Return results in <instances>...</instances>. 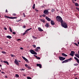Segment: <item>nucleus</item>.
<instances>
[{
  "label": "nucleus",
  "instance_id": "1",
  "mask_svg": "<svg viewBox=\"0 0 79 79\" xmlns=\"http://www.w3.org/2000/svg\"><path fill=\"white\" fill-rule=\"evenodd\" d=\"M56 19L57 21H58V22H60V23H62L63 22L62 18H61L60 16H57L56 17Z\"/></svg>",
  "mask_w": 79,
  "mask_h": 79
},
{
  "label": "nucleus",
  "instance_id": "2",
  "mask_svg": "<svg viewBox=\"0 0 79 79\" xmlns=\"http://www.w3.org/2000/svg\"><path fill=\"white\" fill-rule=\"evenodd\" d=\"M61 25L64 28H68V25H67V23H66V22H63L61 23Z\"/></svg>",
  "mask_w": 79,
  "mask_h": 79
},
{
  "label": "nucleus",
  "instance_id": "3",
  "mask_svg": "<svg viewBox=\"0 0 79 79\" xmlns=\"http://www.w3.org/2000/svg\"><path fill=\"white\" fill-rule=\"evenodd\" d=\"M72 60V58H70L69 59L65 60L62 62V63H67V62H69V61H71Z\"/></svg>",
  "mask_w": 79,
  "mask_h": 79
},
{
  "label": "nucleus",
  "instance_id": "4",
  "mask_svg": "<svg viewBox=\"0 0 79 79\" xmlns=\"http://www.w3.org/2000/svg\"><path fill=\"white\" fill-rule=\"evenodd\" d=\"M4 17L5 18H8L9 19H16L17 18V17H9L8 16H7L6 15H4Z\"/></svg>",
  "mask_w": 79,
  "mask_h": 79
},
{
  "label": "nucleus",
  "instance_id": "5",
  "mask_svg": "<svg viewBox=\"0 0 79 79\" xmlns=\"http://www.w3.org/2000/svg\"><path fill=\"white\" fill-rule=\"evenodd\" d=\"M30 52L31 53V54H33V55H37V53L36 52H35L33 50L31 49L30 50Z\"/></svg>",
  "mask_w": 79,
  "mask_h": 79
},
{
  "label": "nucleus",
  "instance_id": "6",
  "mask_svg": "<svg viewBox=\"0 0 79 79\" xmlns=\"http://www.w3.org/2000/svg\"><path fill=\"white\" fill-rule=\"evenodd\" d=\"M32 29V28H31L28 29H27V30H26L25 32H24L23 34V35H25V34H27V32H28V31H30V30H31V29ZM27 32V33H26Z\"/></svg>",
  "mask_w": 79,
  "mask_h": 79
},
{
  "label": "nucleus",
  "instance_id": "7",
  "mask_svg": "<svg viewBox=\"0 0 79 79\" xmlns=\"http://www.w3.org/2000/svg\"><path fill=\"white\" fill-rule=\"evenodd\" d=\"M59 59L60 60H61V61H63V60H64L66 59V58L63 57L62 56H59Z\"/></svg>",
  "mask_w": 79,
  "mask_h": 79
},
{
  "label": "nucleus",
  "instance_id": "8",
  "mask_svg": "<svg viewBox=\"0 0 79 79\" xmlns=\"http://www.w3.org/2000/svg\"><path fill=\"white\" fill-rule=\"evenodd\" d=\"M44 13L45 15H48L49 14V12L47 10H45L44 11Z\"/></svg>",
  "mask_w": 79,
  "mask_h": 79
},
{
  "label": "nucleus",
  "instance_id": "9",
  "mask_svg": "<svg viewBox=\"0 0 79 79\" xmlns=\"http://www.w3.org/2000/svg\"><path fill=\"white\" fill-rule=\"evenodd\" d=\"M74 53H75V52L73 51H72L70 55V56H74Z\"/></svg>",
  "mask_w": 79,
  "mask_h": 79
},
{
  "label": "nucleus",
  "instance_id": "10",
  "mask_svg": "<svg viewBox=\"0 0 79 79\" xmlns=\"http://www.w3.org/2000/svg\"><path fill=\"white\" fill-rule=\"evenodd\" d=\"M45 19L47 20V21H51V19L47 16L46 17Z\"/></svg>",
  "mask_w": 79,
  "mask_h": 79
},
{
  "label": "nucleus",
  "instance_id": "11",
  "mask_svg": "<svg viewBox=\"0 0 79 79\" xmlns=\"http://www.w3.org/2000/svg\"><path fill=\"white\" fill-rule=\"evenodd\" d=\"M14 62L16 64H17V65L19 66V62H18L17 60H15Z\"/></svg>",
  "mask_w": 79,
  "mask_h": 79
},
{
  "label": "nucleus",
  "instance_id": "12",
  "mask_svg": "<svg viewBox=\"0 0 79 79\" xmlns=\"http://www.w3.org/2000/svg\"><path fill=\"white\" fill-rule=\"evenodd\" d=\"M37 66H39L40 68H42V65L40 64H36Z\"/></svg>",
  "mask_w": 79,
  "mask_h": 79
},
{
  "label": "nucleus",
  "instance_id": "13",
  "mask_svg": "<svg viewBox=\"0 0 79 79\" xmlns=\"http://www.w3.org/2000/svg\"><path fill=\"white\" fill-rule=\"evenodd\" d=\"M40 48V47H37L36 48V49H35V52H38V50H39Z\"/></svg>",
  "mask_w": 79,
  "mask_h": 79
},
{
  "label": "nucleus",
  "instance_id": "14",
  "mask_svg": "<svg viewBox=\"0 0 79 79\" xmlns=\"http://www.w3.org/2000/svg\"><path fill=\"white\" fill-rule=\"evenodd\" d=\"M38 29L39 31H40L41 32H42V31H44V30H42L41 28L40 27H39L38 28Z\"/></svg>",
  "mask_w": 79,
  "mask_h": 79
},
{
  "label": "nucleus",
  "instance_id": "15",
  "mask_svg": "<svg viewBox=\"0 0 79 79\" xmlns=\"http://www.w3.org/2000/svg\"><path fill=\"white\" fill-rule=\"evenodd\" d=\"M61 55H62L63 56H68V55L65 54L64 53H62L61 54Z\"/></svg>",
  "mask_w": 79,
  "mask_h": 79
},
{
  "label": "nucleus",
  "instance_id": "16",
  "mask_svg": "<svg viewBox=\"0 0 79 79\" xmlns=\"http://www.w3.org/2000/svg\"><path fill=\"white\" fill-rule=\"evenodd\" d=\"M51 23L52 25H55V23H54V21L53 20H51Z\"/></svg>",
  "mask_w": 79,
  "mask_h": 79
},
{
  "label": "nucleus",
  "instance_id": "17",
  "mask_svg": "<svg viewBox=\"0 0 79 79\" xmlns=\"http://www.w3.org/2000/svg\"><path fill=\"white\" fill-rule=\"evenodd\" d=\"M45 26L47 27H49V23H46L45 25Z\"/></svg>",
  "mask_w": 79,
  "mask_h": 79
},
{
  "label": "nucleus",
  "instance_id": "18",
  "mask_svg": "<svg viewBox=\"0 0 79 79\" xmlns=\"http://www.w3.org/2000/svg\"><path fill=\"white\" fill-rule=\"evenodd\" d=\"M3 63H6V64H7V65H9V63H8V61H3Z\"/></svg>",
  "mask_w": 79,
  "mask_h": 79
},
{
  "label": "nucleus",
  "instance_id": "19",
  "mask_svg": "<svg viewBox=\"0 0 79 79\" xmlns=\"http://www.w3.org/2000/svg\"><path fill=\"white\" fill-rule=\"evenodd\" d=\"M40 21H41V22H43V23H45V20H44L43 19H40Z\"/></svg>",
  "mask_w": 79,
  "mask_h": 79
},
{
  "label": "nucleus",
  "instance_id": "20",
  "mask_svg": "<svg viewBox=\"0 0 79 79\" xmlns=\"http://www.w3.org/2000/svg\"><path fill=\"white\" fill-rule=\"evenodd\" d=\"M6 37L7 38H8V39H11V36H10V35H8L6 36Z\"/></svg>",
  "mask_w": 79,
  "mask_h": 79
},
{
  "label": "nucleus",
  "instance_id": "21",
  "mask_svg": "<svg viewBox=\"0 0 79 79\" xmlns=\"http://www.w3.org/2000/svg\"><path fill=\"white\" fill-rule=\"evenodd\" d=\"M75 56H76V57L79 58V55L78 54H75Z\"/></svg>",
  "mask_w": 79,
  "mask_h": 79
},
{
  "label": "nucleus",
  "instance_id": "22",
  "mask_svg": "<svg viewBox=\"0 0 79 79\" xmlns=\"http://www.w3.org/2000/svg\"><path fill=\"white\" fill-rule=\"evenodd\" d=\"M75 5L76 6H79V4L78 3L76 2L75 4Z\"/></svg>",
  "mask_w": 79,
  "mask_h": 79
},
{
  "label": "nucleus",
  "instance_id": "23",
  "mask_svg": "<svg viewBox=\"0 0 79 79\" xmlns=\"http://www.w3.org/2000/svg\"><path fill=\"white\" fill-rule=\"evenodd\" d=\"M35 4H34L32 6L33 9H35Z\"/></svg>",
  "mask_w": 79,
  "mask_h": 79
},
{
  "label": "nucleus",
  "instance_id": "24",
  "mask_svg": "<svg viewBox=\"0 0 79 79\" xmlns=\"http://www.w3.org/2000/svg\"><path fill=\"white\" fill-rule=\"evenodd\" d=\"M15 77H19V75L18 74H16L15 76Z\"/></svg>",
  "mask_w": 79,
  "mask_h": 79
},
{
  "label": "nucleus",
  "instance_id": "25",
  "mask_svg": "<svg viewBox=\"0 0 79 79\" xmlns=\"http://www.w3.org/2000/svg\"><path fill=\"white\" fill-rule=\"evenodd\" d=\"M9 29H10V31L11 32H12L13 31H12V29H11V27H9Z\"/></svg>",
  "mask_w": 79,
  "mask_h": 79
},
{
  "label": "nucleus",
  "instance_id": "26",
  "mask_svg": "<svg viewBox=\"0 0 79 79\" xmlns=\"http://www.w3.org/2000/svg\"><path fill=\"white\" fill-rule=\"evenodd\" d=\"M2 53L3 54H6V52H5V51L2 52Z\"/></svg>",
  "mask_w": 79,
  "mask_h": 79
},
{
  "label": "nucleus",
  "instance_id": "27",
  "mask_svg": "<svg viewBox=\"0 0 79 79\" xmlns=\"http://www.w3.org/2000/svg\"><path fill=\"white\" fill-rule=\"evenodd\" d=\"M36 59H37L38 60H40V57H39L38 56L36 58Z\"/></svg>",
  "mask_w": 79,
  "mask_h": 79
},
{
  "label": "nucleus",
  "instance_id": "28",
  "mask_svg": "<svg viewBox=\"0 0 79 79\" xmlns=\"http://www.w3.org/2000/svg\"><path fill=\"white\" fill-rule=\"evenodd\" d=\"M74 66H78V64H73Z\"/></svg>",
  "mask_w": 79,
  "mask_h": 79
},
{
  "label": "nucleus",
  "instance_id": "29",
  "mask_svg": "<svg viewBox=\"0 0 79 79\" xmlns=\"http://www.w3.org/2000/svg\"><path fill=\"white\" fill-rule=\"evenodd\" d=\"M22 58H23V60H25L26 59V58H25V57L23 56H22Z\"/></svg>",
  "mask_w": 79,
  "mask_h": 79
},
{
  "label": "nucleus",
  "instance_id": "30",
  "mask_svg": "<svg viewBox=\"0 0 79 79\" xmlns=\"http://www.w3.org/2000/svg\"><path fill=\"white\" fill-rule=\"evenodd\" d=\"M25 66L27 67V68H28V67L29 66H28V65H27V64H25Z\"/></svg>",
  "mask_w": 79,
  "mask_h": 79
},
{
  "label": "nucleus",
  "instance_id": "31",
  "mask_svg": "<svg viewBox=\"0 0 79 79\" xmlns=\"http://www.w3.org/2000/svg\"><path fill=\"white\" fill-rule=\"evenodd\" d=\"M25 60L26 62H27V63H28V62H29V61H28V60H27V59H26Z\"/></svg>",
  "mask_w": 79,
  "mask_h": 79
},
{
  "label": "nucleus",
  "instance_id": "32",
  "mask_svg": "<svg viewBox=\"0 0 79 79\" xmlns=\"http://www.w3.org/2000/svg\"><path fill=\"white\" fill-rule=\"evenodd\" d=\"M55 11V10L53 9H52V13H53Z\"/></svg>",
  "mask_w": 79,
  "mask_h": 79
},
{
  "label": "nucleus",
  "instance_id": "33",
  "mask_svg": "<svg viewBox=\"0 0 79 79\" xmlns=\"http://www.w3.org/2000/svg\"><path fill=\"white\" fill-rule=\"evenodd\" d=\"M74 44H75V45H76L77 46V47H79V45H78V44H77V43H74Z\"/></svg>",
  "mask_w": 79,
  "mask_h": 79
},
{
  "label": "nucleus",
  "instance_id": "34",
  "mask_svg": "<svg viewBox=\"0 0 79 79\" xmlns=\"http://www.w3.org/2000/svg\"><path fill=\"white\" fill-rule=\"evenodd\" d=\"M74 58L75 60H78V58H77V57H74Z\"/></svg>",
  "mask_w": 79,
  "mask_h": 79
},
{
  "label": "nucleus",
  "instance_id": "35",
  "mask_svg": "<svg viewBox=\"0 0 79 79\" xmlns=\"http://www.w3.org/2000/svg\"><path fill=\"white\" fill-rule=\"evenodd\" d=\"M76 10H78V11H79V8L76 7Z\"/></svg>",
  "mask_w": 79,
  "mask_h": 79
},
{
  "label": "nucleus",
  "instance_id": "36",
  "mask_svg": "<svg viewBox=\"0 0 79 79\" xmlns=\"http://www.w3.org/2000/svg\"><path fill=\"white\" fill-rule=\"evenodd\" d=\"M42 16H43V17H45V16H46V15H45V14H43L42 15Z\"/></svg>",
  "mask_w": 79,
  "mask_h": 79
},
{
  "label": "nucleus",
  "instance_id": "37",
  "mask_svg": "<svg viewBox=\"0 0 79 79\" xmlns=\"http://www.w3.org/2000/svg\"><path fill=\"white\" fill-rule=\"evenodd\" d=\"M33 47H34V48H36V45H32Z\"/></svg>",
  "mask_w": 79,
  "mask_h": 79
},
{
  "label": "nucleus",
  "instance_id": "38",
  "mask_svg": "<svg viewBox=\"0 0 79 79\" xmlns=\"http://www.w3.org/2000/svg\"><path fill=\"white\" fill-rule=\"evenodd\" d=\"M23 17H26V15H25V14H24V13H23Z\"/></svg>",
  "mask_w": 79,
  "mask_h": 79
},
{
  "label": "nucleus",
  "instance_id": "39",
  "mask_svg": "<svg viewBox=\"0 0 79 79\" xmlns=\"http://www.w3.org/2000/svg\"><path fill=\"white\" fill-rule=\"evenodd\" d=\"M27 79H32L30 77H27Z\"/></svg>",
  "mask_w": 79,
  "mask_h": 79
},
{
  "label": "nucleus",
  "instance_id": "40",
  "mask_svg": "<svg viewBox=\"0 0 79 79\" xmlns=\"http://www.w3.org/2000/svg\"><path fill=\"white\" fill-rule=\"evenodd\" d=\"M21 21V19L19 20H17V22H19V21Z\"/></svg>",
  "mask_w": 79,
  "mask_h": 79
},
{
  "label": "nucleus",
  "instance_id": "41",
  "mask_svg": "<svg viewBox=\"0 0 79 79\" xmlns=\"http://www.w3.org/2000/svg\"><path fill=\"white\" fill-rule=\"evenodd\" d=\"M10 56L11 57H14V55L13 54H11L10 55Z\"/></svg>",
  "mask_w": 79,
  "mask_h": 79
},
{
  "label": "nucleus",
  "instance_id": "42",
  "mask_svg": "<svg viewBox=\"0 0 79 79\" xmlns=\"http://www.w3.org/2000/svg\"><path fill=\"white\" fill-rule=\"evenodd\" d=\"M35 10L36 11V12H38V11H39V10L36 9H35Z\"/></svg>",
  "mask_w": 79,
  "mask_h": 79
},
{
  "label": "nucleus",
  "instance_id": "43",
  "mask_svg": "<svg viewBox=\"0 0 79 79\" xmlns=\"http://www.w3.org/2000/svg\"><path fill=\"white\" fill-rule=\"evenodd\" d=\"M77 62L78 63V64H79V60L78 59H77Z\"/></svg>",
  "mask_w": 79,
  "mask_h": 79
},
{
  "label": "nucleus",
  "instance_id": "44",
  "mask_svg": "<svg viewBox=\"0 0 79 79\" xmlns=\"http://www.w3.org/2000/svg\"><path fill=\"white\" fill-rule=\"evenodd\" d=\"M72 2L73 3H75V2H74V0H72Z\"/></svg>",
  "mask_w": 79,
  "mask_h": 79
},
{
  "label": "nucleus",
  "instance_id": "45",
  "mask_svg": "<svg viewBox=\"0 0 79 79\" xmlns=\"http://www.w3.org/2000/svg\"><path fill=\"white\" fill-rule=\"evenodd\" d=\"M12 34H13L15 35V34H16V33L15 32H12Z\"/></svg>",
  "mask_w": 79,
  "mask_h": 79
},
{
  "label": "nucleus",
  "instance_id": "46",
  "mask_svg": "<svg viewBox=\"0 0 79 79\" xmlns=\"http://www.w3.org/2000/svg\"><path fill=\"white\" fill-rule=\"evenodd\" d=\"M34 39H37V37H35V36H33Z\"/></svg>",
  "mask_w": 79,
  "mask_h": 79
},
{
  "label": "nucleus",
  "instance_id": "47",
  "mask_svg": "<svg viewBox=\"0 0 79 79\" xmlns=\"http://www.w3.org/2000/svg\"><path fill=\"white\" fill-rule=\"evenodd\" d=\"M13 16H16V14H15V13H13Z\"/></svg>",
  "mask_w": 79,
  "mask_h": 79
},
{
  "label": "nucleus",
  "instance_id": "48",
  "mask_svg": "<svg viewBox=\"0 0 79 79\" xmlns=\"http://www.w3.org/2000/svg\"><path fill=\"white\" fill-rule=\"evenodd\" d=\"M23 27V28H26V26L25 25H24Z\"/></svg>",
  "mask_w": 79,
  "mask_h": 79
},
{
  "label": "nucleus",
  "instance_id": "49",
  "mask_svg": "<svg viewBox=\"0 0 79 79\" xmlns=\"http://www.w3.org/2000/svg\"><path fill=\"white\" fill-rule=\"evenodd\" d=\"M4 29H5V30H7V28L6 27H4Z\"/></svg>",
  "mask_w": 79,
  "mask_h": 79
},
{
  "label": "nucleus",
  "instance_id": "50",
  "mask_svg": "<svg viewBox=\"0 0 79 79\" xmlns=\"http://www.w3.org/2000/svg\"><path fill=\"white\" fill-rule=\"evenodd\" d=\"M27 68H28V69H31V67H29V66H28V67H27Z\"/></svg>",
  "mask_w": 79,
  "mask_h": 79
},
{
  "label": "nucleus",
  "instance_id": "51",
  "mask_svg": "<svg viewBox=\"0 0 79 79\" xmlns=\"http://www.w3.org/2000/svg\"><path fill=\"white\" fill-rule=\"evenodd\" d=\"M6 13H8V10H7V9H6Z\"/></svg>",
  "mask_w": 79,
  "mask_h": 79
},
{
  "label": "nucleus",
  "instance_id": "52",
  "mask_svg": "<svg viewBox=\"0 0 79 79\" xmlns=\"http://www.w3.org/2000/svg\"><path fill=\"white\" fill-rule=\"evenodd\" d=\"M34 56H35V58H37V56L35 55H34Z\"/></svg>",
  "mask_w": 79,
  "mask_h": 79
},
{
  "label": "nucleus",
  "instance_id": "53",
  "mask_svg": "<svg viewBox=\"0 0 79 79\" xmlns=\"http://www.w3.org/2000/svg\"><path fill=\"white\" fill-rule=\"evenodd\" d=\"M1 73H2V74H5L4 72H1Z\"/></svg>",
  "mask_w": 79,
  "mask_h": 79
},
{
  "label": "nucleus",
  "instance_id": "54",
  "mask_svg": "<svg viewBox=\"0 0 79 79\" xmlns=\"http://www.w3.org/2000/svg\"><path fill=\"white\" fill-rule=\"evenodd\" d=\"M18 40H21V39H18Z\"/></svg>",
  "mask_w": 79,
  "mask_h": 79
},
{
  "label": "nucleus",
  "instance_id": "55",
  "mask_svg": "<svg viewBox=\"0 0 79 79\" xmlns=\"http://www.w3.org/2000/svg\"><path fill=\"white\" fill-rule=\"evenodd\" d=\"M25 69H22L21 70V71H24Z\"/></svg>",
  "mask_w": 79,
  "mask_h": 79
},
{
  "label": "nucleus",
  "instance_id": "56",
  "mask_svg": "<svg viewBox=\"0 0 79 79\" xmlns=\"http://www.w3.org/2000/svg\"><path fill=\"white\" fill-rule=\"evenodd\" d=\"M20 49H21V50H23V48H20Z\"/></svg>",
  "mask_w": 79,
  "mask_h": 79
},
{
  "label": "nucleus",
  "instance_id": "57",
  "mask_svg": "<svg viewBox=\"0 0 79 79\" xmlns=\"http://www.w3.org/2000/svg\"><path fill=\"white\" fill-rule=\"evenodd\" d=\"M2 65L0 64V67H2Z\"/></svg>",
  "mask_w": 79,
  "mask_h": 79
},
{
  "label": "nucleus",
  "instance_id": "58",
  "mask_svg": "<svg viewBox=\"0 0 79 79\" xmlns=\"http://www.w3.org/2000/svg\"><path fill=\"white\" fill-rule=\"evenodd\" d=\"M1 62H2V63H3V60H1Z\"/></svg>",
  "mask_w": 79,
  "mask_h": 79
},
{
  "label": "nucleus",
  "instance_id": "59",
  "mask_svg": "<svg viewBox=\"0 0 79 79\" xmlns=\"http://www.w3.org/2000/svg\"><path fill=\"white\" fill-rule=\"evenodd\" d=\"M42 16H43L42 15L40 16V17H42Z\"/></svg>",
  "mask_w": 79,
  "mask_h": 79
},
{
  "label": "nucleus",
  "instance_id": "60",
  "mask_svg": "<svg viewBox=\"0 0 79 79\" xmlns=\"http://www.w3.org/2000/svg\"><path fill=\"white\" fill-rule=\"evenodd\" d=\"M78 54L79 55V51H78Z\"/></svg>",
  "mask_w": 79,
  "mask_h": 79
},
{
  "label": "nucleus",
  "instance_id": "61",
  "mask_svg": "<svg viewBox=\"0 0 79 79\" xmlns=\"http://www.w3.org/2000/svg\"><path fill=\"white\" fill-rule=\"evenodd\" d=\"M78 44H79V41L78 42Z\"/></svg>",
  "mask_w": 79,
  "mask_h": 79
},
{
  "label": "nucleus",
  "instance_id": "62",
  "mask_svg": "<svg viewBox=\"0 0 79 79\" xmlns=\"http://www.w3.org/2000/svg\"><path fill=\"white\" fill-rule=\"evenodd\" d=\"M18 61H19V62H21V61H19V60Z\"/></svg>",
  "mask_w": 79,
  "mask_h": 79
},
{
  "label": "nucleus",
  "instance_id": "63",
  "mask_svg": "<svg viewBox=\"0 0 79 79\" xmlns=\"http://www.w3.org/2000/svg\"><path fill=\"white\" fill-rule=\"evenodd\" d=\"M0 72H1V70H0Z\"/></svg>",
  "mask_w": 79,
  "mask_h": 79
},
{
  "label": "nucleus",
  "instance_id": "64",
  "mask_svg": "<svg viewBox=\"0 0 79 79\" xmlns=\"http://www.w3.org/2000/svg\"><path fill=\"white\" fill-rule=\"evenodd\" d=\"M74 76H76V75H74Z\"/></svg>",
  "mask_w": 79,
  "mask_h": 79
}]
</instances>
